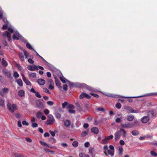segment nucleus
Instances as JSON below:
<instances>
[{"label": "nucleus", "mask_w": 157, "mask_h": 157, "mask_svg": "<svg viewBox=\"0 0 157 157\" xmlns=\"http://www.w3.org/2000/svg\"><path fill=\"white\" fill-rule=\"evenodd\" d=\"M69 86L74 87H80L82 88L86 89L91 91H93L94 90V88L84 83L79 84L78 83L71 82H69Z\"/></svg>", "instance_id": "1"}, {"label": "nucleus", "mask_w": 157, "mask_h": 157, "mask_svg": "<svg viewBox=\"0 0 157 157\" xmlns=\"http://www.w3.org/2000/svg\"><path fill=\"white\" fill-rule=\"evenodd\" d=\"M7 108L9 110L11 113H13L15 110L17 109V107L15 104H11L8 103L7 104Z\"/></svg>", "instance_id": "2"}, {"label": "nucleus", "mask_w": 157, "mask_h": 157, "mask_svg": "<svg viewBox=\"0 0 157 157\" xmlns=\"http://www.w3.org/2000/svg\"><path fill=\"white\" fill-rule=\"evenodd\" d=\"M121 126L123 128H129L133 127V125L131 123H125V124H121Z\"/></svg>", "instance_id": "3"}, {"label": "nucleus", "mask_w": 157, "mask_h": 157, "mask_svg": "<svg viewBox=\"0 0 157 157\" xmlns=\"http://www.w3.org/2000/svg\"><path fill=\"white\" fill-rule=\"evenodd\" d=\"M124 109L129 111L130 113H137L138 111L136 110H135L132 107L130 106H124Z\"/></svg>", "instance_id": "4"}, {"label": "nucleus", "mask_w": 157, "mask_h": 157, "mask_svg": "<svg viewBox=\"0 0 157 157\" xmlns=\"http://www.w3.org/2000/svg\"><path fill=\"white\" fill-rule=\"evenodd\" d=\"M49 84L48 88L50 90H53L54 89V82L51 79L48 78L47 80Z\"/></svg>", "instance_id": "5"}, {"label": "nucleus", "mask_w": 157, "mask_h": 157, "mask_svg": "<svg viewBox=\"0 0 157 157\" xmlns=\"http://www.w3.org/2000/svg\"><path fill=\"white\" fill-rule=\"evenodd\" d=\"M9 91V89L5 87L1 89L0 90V95L2 97H3L4 94L8 93Z\"/></svg>", "instance_id": "6"}, {"label": "nucleus", "mask_w": 157, "mask_h": 157, "mask_svg": "<svg viewBox=\"0 0 157 157\" xmlns=\"http://www.w3.org/2000/svg\"><path fill=\"white\" fill-rule=\"evenodd\" d=\"M121 136V133L120 130L117 131L115 133L114 137L116 141L119 139Z\"/></svg>", "instance_id": "7"}, {"label": "nucleus", "mask_w": 157, "mask_h": 157, "mask_svg": "<svg viewBox=\"0 0 157 157\" xmlns=\"http://www.w3.org/2000/svg\"><path fill=\"white\" fill-rule=\"evenodd\" d=\"M36 107L38 108H42L44 107L43 103L39 100H37L36 101Z\"/></svg>", "instance_id": "8"}, {"label": "nucleus", "mask_w": 157, "mask_h": 157, "mask_svg": "<svg viewBox=\"0 0 157 157\" xmlns=\"http://www.w3.org/2000/svg\"><path fill=\"white\" fill-rule=\"evenodd\" d=\"M2 35L4 36H7L8 38V40L9 41L11 40V34L8 31H6L2 34Z\"/></svg>", "instance_id": "9"}, {"label": "nucleus", "mask_w": 157, "mask_h": 157, "mask_svg": "<svg viewBox=\"0 0 157 157\" xmlns=\"http://www.w3.org/2000/svg\"><path fill=\"white\" fill-rule=\"evenodd\" d=\"M150 120V118L148 116H145L143 117L141 119V121L143 123H147Z\"/></svg>", "instance_id": "10"}, {"label": "nucleus", "mask_w": 157, "mask_h": 157, "mask_svg": "<svg viewBox=\"0 0 157 157\" xmlns=\"http://www.w3.org/2000/svg\"><path fill=\"white\" fill-rule=\"evenodd\" d=\"M27 68L29 70L31 71H34L36 69L38 70L37 68V66L34 65H33L32 66H28L27 67Z\"/></svg>", "instance_id": "11"}, {"label": "nucleus", "mask_w": 157, "mask_h": 157, "mask_svg": "<svg viewBox=\"0 0 157 157\" xmlns=\"http://www.w3.org/2000/svg\"><path fill=\"white\" fill-rule=\"evenodd\" d=\"M114 151L112 150H108V151H107V153H105V154L106 155H110L111 156H113L114 155Z\"/></svg>", "instance_id": "12"}, {"label": "nucleus", "mask_w": 157, "mask_h": 157, "mask_svg": "<svg viewBox=\"0 0 157 157\" xmlns=\"http://www.w3.org/2000/svg\"><path fill=\"white\" fill-rule=\"evenodd\" d=\"M37 82L40 85H43L45 83V80L42 78L39 79L37 80Z\"/></svg>", "instance_id": "13"}, {"label": "nucleus", "mask_w": 157, "mask_h": 157, "mask_svg": "<svg viewBox=\"0 0 157 157\" xmlns=\"http://www.w3.org/2000/svg\"><path fill=\"white\" fill-rule=\"evenodd\" d=\"M55 119H48L45 122L46 124L50 125L52 124L55 121Z\"/></svg>", "instance_id": "14"}, {"label": "nucleus", "mask_w": 157, "mask_h": 157, "mask_svg": "<svg viewBox=\"0 0 157 157\" xmlns=\"http://www.w3.org/2000/svg\"><path fill=\"white\" fill-rule=\"evenodd\" d=\"M62 108L64 109L69 108V104L67 101L64 102L62 104Z\"/></svg>", "instance_id": "15"}, {"label": "nucleus", "mask_w": 157, "mask_h": 157, "mask_svg": "<svg viewBox=\"0 0 157 157\" xmlns=\"http://www.w3.org/2000/svg\"><path fill=\"white\" fill-rule=\"evenodd\" d=\"M91 131L92 132L95 134H98L99 132V130L98 128L97 127H93L91 129Z\"/></svg>", "instance_id": "16"}, {"label": "nucleus", "mask_w": 157, "mask_h": 157, "mask_svg": "<svg viewBox=\"0 0 157 157\" xmlns=\"http://www.w3.org/2000/svg\"><path fill=\"white\" fill-rule=\"evenodd\" d=\"M134 118V117L133 115H130L127 117V120L129 121H131L133 120Z\"/></svg>", "instance_id": "17"}, {"label": "nucleus", "mask_w": 157, "mask_h": 157, "mask_svg": "<svg viewBox=\"0 0 157 157\" xmlns=\"http://www.w3.org/2000/svg\"><path fill=\"white\" fill-rule=\"evenodd\" d=\"M55 82L56 85L58 87V88H59L61 90L62 87L60 86V81L58 79L56 80V81H55Z\"/></svg>", "instance_id": "18"}, {"label": "nucleus", "mask_w": 157, "mask_h": 157, "mask_svg": "<svg viewBox=\"0 0 157 157\" xmlns=\"http://www.w3.org/2000/svg\"><path fill=\"white\" fill-rule=\"evenodd\" d=\"M95 110L98 112L101 111L103 112H105V109L102 107L97 108L95 109Z\"/></svg>", "instance_id": "19"}, {"label": "nucleus", "mask_w": 157, "mask_h": 157, "mask_svg": "<svg viewBox=\"0 0 157 157\" xmlns=\"http://www.w3.org/2000/svg\"><path fill=\"white\" fill-rule=\"evenodd\" d=\"M120 130L121 133V132H122L123 136L124 137H125L127 135V133L125 132V131L122 128H120Z\"/></svg>", "instance_id": "20"}, {"label": "nucleus", "mask_w": 157, "mask_h": 157, "mask_svg": "<svg viewBox=\"0 0 157 157\" xmlns=\"http://www.w3.org/2000/svg\"><path fill=\"white\" fill-rule=\"evenodd\" d=\"M147 115L149 117L154 116V113L153 111H150L147 112Z\"/></svg>", "instance_id": "21"}, {"label": "nucleus", "mask_w": 157, "mask_h": 157, "mask_svg": "<svg viewBox=\"0 0 157 157\" xmlns=\"http://www.w3.org/2000/svg\"><path fill=\"white\" fill-rule=\"evenodd\" d=\"M36 116L38 119H40L42 117V113L40 111H38L37 112Z\"/></svg>", "instance_id": "22"}, {"label": "nucleus", "mask_w": 157, "mask_h": 157, "mask_svg": "<svg viewBox=\"0 0 157 157\" xmlns=\"http://www.w3.org/2000/svg\"><path fill=\"white\" fill-rule=\"evenodd\" d=\"M109 142L108 139L105 137V139L102 140L101 143L102 144H105L108 143Z\"/></svg>", "instance_id": "23"}, {"label": "nucleus", "mask_w": 157, "mask_h": 157, "mask_svg": "<svg viewBox=\"0 0 157 157\" xmlns=\"http://www.w3.org/2000/svg\"><path fill=\"white\" fill-rule=\"evenodd\" d=\"M89 131L88 130H86L85 131L82 132L81 134V136L84 137L88 134Z\"/></svg>", "instance_id": "24"}, {"label": "nucleus", "mask_w": 157, "mask_h": 157, "mask_svg": "<svg viewBox=\"0 0 157 157\" xmlns=\"http://www.w3.org/2000/svg\"><path fill=\"white\" fill-rule=\"evenodd\" d=\"M5 75L8 78H11L10 72L8 71H6L5 72Z\"/></svg>", "instance_id": "25"}, {"label": "nucleus", "mask_w": 157, "mask_h": 157, "mask_svg": "<svg viewBox=\"0 0 157 157\" xmlns=\"http://www.w3.org/2000/svg\"><path fill=\"white\" fill-rule=\"evenodd\" d=\"M19 57L20 59L22 61H24L25 60L24 56L22 53H20L19 54Z\"/></svg>", "instance_id": "26"}, {"label": "nucleus", "mask_w": 157, "mask_h": 157, "mask_svg": "<svg viewBox=\"0 0 157 157\" xmlns=\"http://www.w3.org/2000/svg\"><path fill=\"white\" fill-rule=\"evenodd\" d=\"M18 94L19 96L22 97L24 96L25 93L23 90H21L19 91Z\"/></svg>", "instance_id": "27"}, {"label": "nucleus", "mask_w": 157, "mask_h": 157, "mask_svg": "<svg viewBox=\"0 0 157 157\" xmlns=\"http://www.w3.org/2000/svg\"><path fill=\"white\" fill-rule=\"evenodd\" d=\"M17 84L20 86H22L23 85V82L22 80L20 79H18L17 80Z\"/></svg>", "instance_id": "28"}, {"label": "nucleus", "mask_w": 157, "mask_h": 157, "mask_svg": "<svg viewBox=\"0 0 157 157\" xmlns=\"http://www.w3.org/2000/svg\"><path fill=\"white\" fill-rule=\"evenodd\" d=\"M2 65L4 67H6L8 65L7 63L3 58L2 59Z\"/></svg>", "instance_id": "29"}, {"label": "nucleus", "mask_w": 157, "mask_h": 157, "mask_svg": "<svg viewBox=\"0 0 157 157\" xmlns=\"http://www.w3.org/2000/svg\"><path fill=\"white\" fill-rule=\"evenodd\" d=\"M132 134L134 136H137L139 135V132L137 130H133L132 132Z\"/></svg>", "instance_id": "30"}, {"label": "nucleus", "mask_w": 157, "mask_h": 157, "mask_svg": "<svg viewBox=\"0 0 157 157\" xmlns=\"http://www.w3.org/2000/svg\"><path fill=\"white\" fill-rule=\"evenodd\" d=\"M119 154L121 155H122L123 151V149L122 147L119 146Z\"/></svg>", "instance_id": "31"}, {"label": "nucleus", "mask_w": 157, "mask_h": 157, "mask_svg": "<svg viewBox=\"0 0 157 157\" xmlns=\"http://www.w3.org/2000/svg\"><path fill=\"white\" fill-rule=\"evenodd\" d=\"M40 144L42 145L45 146L47 147H50L49 145L44 142H42V141H40Z\"/></svg>", "instance_id": "32"}, {"label": "nucleus", "mask_w": 157, "mask_h": 157, "mask_svg": "<svg viewBox=\"0 0 157 157\" xmlns=\"http://www.w3.org/2000/svg\"><path fill=\"white\" fill-rule=\"evenodd\" d=\"M24 82L27 85H30L31 84V83L30 82L28 79H27L26 78L23 80Z\"/></svg>", "instance_id": "33"}, {"label": "nucleus", "mask_w": 157, "mask_h": 157, "mask_svg": "<svg viewBox=\"0 0 157 157\" xmlns=\"http://www.w3.org/2000/svg\"><path fill=\"white\" fill-rule=\"evenodd\" d=\"M23 52L24 53V55L25 56V58H27L29 56V53L28 52H27L25 50H23Z\"/></svg>", "instance_id": "34"}, {"label": "nucleus", "mask_w": 157, "mask_h": 157, "mask_svg": "<svg viewBox=\"0 0 157 157\" xmlns=\"http://www.w3.org/2000/svg\"><path fill=\"white\" fill-rule=\"evenodd\" d=\"M132 124L133 125V126H137L139 125V123L138 121L137 120H135L133 122V124Z\"/></svg>", "instance_id": "35"}, {"label": "nucleus", "mask_w": 157, "mask_h": 157, "mask_svg": "<svg viewBox=\"0 0 157 157\" xmlns=\"http://www.w3.org/2000/svg\"><path fill=\"white\" fill-rule=\"evenodd\" d=\"M72 145L74 147H77L78 145V142L77 141H74L73 142Z\"/></svg>", "instance_id": "36"}, {"label": "nucleus", "mask_w": 157, "mask_h": 157, "mask_svg": "<svg viewBox=\"0 0 157 157\" xmlns=\"http://www.w3.org/2000/svg\"><path fill=\"white\" fill-rule=\"evenodd\" d=\"M14 155L15 157H25L22 155L17 153H14Z\"/></svg>", "instance_id": "37"}, {"label": "nucleus", "mask_w": 157, "mask_h": 157, "mask_svg": "<svg viewBox=\"0 0 157 157\" xmlns=\"http://www.w3.org/2000/svg\"><path fill=\"white\" fill-rule=\"evenodd\" d=\"M86 94L85 93H82L80 96H79V98L80 99H82L83 98H84L86 97Z\"/></svg>", "instance_id": "38"}, {"label": "nucleus", "mask_w": 157, "mask_h": 157, "mask_svg": "<svg viewBox=\"0 0 157 157\" xmlns=\"http://www.w3.org/2000/svg\"><path fill=\"white\" fill-rule=\"evenodd\" d=\"M59 78L61 81L62 82H63L64 83H66V79L63 76H60L59 77Z\"/></svg>", "instance_id": "39"}, {"label": "nucleus", "mask_w": 157, "mask_h": 157, "mask_svg": "<svg viewBox=\"0 0 157 157\" xmlns=\"http://www.w3.org/2000/svg\"><path fill=\"white\" fill-rule=\"evenodd\" d=\"M103 149L104 150L105 154L107 153V151L108 150V147L107 145H105L103 147Z\"/></svg>", "instance_id": "40"}, {"label": "nucleus", "mask_w": 157, "mask_h": 157, "mask_svg": "<svg viewBox=\"0 0 157 157\" xmlns=\"http://www.w3.org/2000/svg\"><path fill=\"white\" fill-rule=\"evenodd\" d=\"M55 115L56 117L58 119H60L61 117V115L60 114H59V113L56 112L55 114Z\"/></svg>", "instance_id": "41"}, {"label": "nucleus", "mask_w": 157, "mask_h": 157, "mask_svg": "<svg viewBox=\"0 0 157 157\" xmlns=\"http://www.w3.org/2000/svg\"><path fill=\"white\" fill-rule=\"evenodd\" d=\"M115 106L117 108L120 109L121 107V105L120 103H117L116 104Z\"/></svg>", "instance_id": "42"}, {"label": "nucleus", "mask_w": 157, "mask_h": 157, "mask_svg": "<svg viewBox=\"0 0 157 157\" xmlns=\"http://www.w3.org/2000/svg\"><path fill=\"white\" fill-rule=\"evenodd\" d=\"M13 76L15 78H17L19 76V75L17 72L15 71L13 74Z\"/></svg>", "instance_id": "43"}, {"label": "nucleus", "mask_w": 157, "mask_h": 157, "mask_svg": "<svg viewBox=\"0 0 157 157\" xmlns=\"http://www.w3.org/2000/svg\"><path fill=\"white\" fill-rule=\"evenodd\" d=\"M35 94L36 96V97L39 98H41V96L40 94L38 92L36 91Z\"/></svg>", "instance_id": "44"}, {"label": "nucleus", "mask_w": 157, "mask_h": 157, "mask_svg": "<svg viewBox=\"0 0 157 157\" xmlns=\"http://www.w3.org/2000/svg\"><path fill=\"white\" fill-rule=\"evenodd\" d=\"M64 124L65 126L68 127L69 126V120H66L64 122Z\"/></svg>", "instance_id": "45"}, {"label": "nucleus", "mask_w": 157, "mask_h": 157, "mask_svg": "<svg viewBox=\"0 0 157 157\" xmlns=\"http://www.w3.org/2000/svg\"><path fill=\"white\" fill-rule=\"evenodd\" d=\"M29 76L33 78H35L36 77V73H31L29 74Z\"/></svg>", "instance_id": "46"}, {"label": "nucleus", "mask_w": 157, "mask_h": 157, "mask_svg": "<svg viewBox=\"0 0 157 157\" xmlns=\"http://www.w3.org/2000/svg\"><path fill=\"white\" fill-rule=\"evenodd\" d=\"M18 69L20 71L22 72L24 71L22 67L19 64L17 65Z\"/></svg>", "instance_id": "47"}, {"label": "nucleus", "mask_w": 157, "mask_h": 157, "mask_svg": "<svg viewBox=\"0 0 157 157\" xmlns=\"http://www.w3.org/2000/svg\"><path fill=\"white\" fill-rule=\"evenodd\" d=\"M90 94L91 95H92L95 98H98L99 97V96L97 94H94V93H91V92L90 93Z\"/></svg>", "instance_id": "48"}, {"label": "nucleus", "mask_w": 157, "mask_h": 157, "mask_svg": "<svg viewBox=\"0 0 157 157\" xmlns=\"http://www.w3.org/2000/svg\"><path fill=\"white\" fill-rule=\"evenodd\" d=\"M26 46L28 48H29L30 49H33L31 45L29 43H27L26 44Z\"/></svg>", "instance_id": "49"}, {"label": "nucleus", "mask_w": 157, "mask_h": 157, "mask_svg": "<svg viewBox=\"0 0 157 157\" xmlns=\"http://www.w3.org/2000/svg\"><path fill=\"white\" fill-rule=\"evenodd\" d=\"M151 154L152 155L154 156H157V154L154 151H151Z\"/></svg>", "instance_id": "50"}, {"label": "nucleus", "mask_w": 157, "mask_h": 157, "mask_svg": "<svg viewBox=\"0 0 157 157\" xmlns=\"http://www.w3.org/2000/svg\"><path fill=\"white\" fill-rule=\"evenodd\" d=\"M109 141V140L113 139V136L112 135H111L108 136L106 137Z\"/></svg>", "instance_id": "51"}, {"label": "nucleus", "mask_w": 157, "mask_h": 157, "mask_svg": "<svg viewBox=\"0 0 157 157\" xmlns=\"http://www.w3.org/2000/svg\"><path fill=\"white\" fill-rule=\"evenodd\" d=\"M4 104V101L2 99H0V106H3Z\"/></svg>", "instance_id": "52"}, {"label": "nucleus", "mask_w": 157, "mask_h": 157, "mask_svg": "<svg viewBox=\"0 0 157 157\" xmlns=\"http://www.w3.org/2000/svg\"><path fill=\"white\" fill-rule=\"evenodd\" d=\"M47 104L49 105L52 106L54 105V103L52 101H49L47 102Z\"/></svg>", "instance_id": "53"}, {"label": "nucleus", "mask_w": 157, "mask_h": 157, "mask_svg": "<svg viewBox=\"0 0 157 157\" xmlns=\"http://www.w3.org/2000/svg\"><path fill=\"white\" fill-rule=\"evenodd\" d=\"M13 40L16 39L18 40L19 38L15 34H13Z\"/></svg>", "instance_id": "54"}, {"label": "nucleus", "mask_w": 157, "mask_h": 157, "mask_svg": "<svg viewBox=\"0 0 157 157\" xmlns=\"http://www.w3.org/2000/svg\"><path fill=\"white\" fill-rule=\"evenodd\" d=\"M32 126L33 128L37 127L38 126V124L36 123H33L32 124Z\"/></svg>", "instance_id": "55"}, {"label": "nucleus", "mask_w": 157, "mask_h": 157, "mask_svg": "<svg viewBox=\"0 0 157 157\" xmlns=\"http://www.w3.org/2000/svg\"><path fill=\"white\" fill-rule=\"evenodd\" d=\"M115 121L117 123H119L121 121V118H117L116 119Z\"/></svg>", "instance_id": "56"}, {"label": "nucleus", "mask_w": 157, "mask_h": 157, "mask_svg": "<svg viewBox=\"0 0 157 157\" xmlns=\"http://www.w3.org/2000/svg\"><path fill=\"white\" fill-rule=\"evenodd\" d=\"M44 89L46 93L48 94H50L51 93L49 90L47 88H44Z\"/></svg>", "instance_id": "57"}, {"label": "nucleus", "mask_w": 157, "mask_h": 157, "mask_svg": "<svg viewBox=\"0 0 157 157\" xmlns=\"http://www.w3.org/2000/svg\"><path fill=\"white\" fill-rule=\"evenodd\" d=\"M2 29H7V24L6 23V25H4L2 27Z\"/></svg>", "instance_id": "58"}, {"label": "nucleus", "mask_w": 157, "mask_h": 157, "mask_svg": "<svg viewBox=\"0 0 157 157\" xmlns=\"http://www.w3.org/2000/svg\"><path fill=\"white\" fill-rule=\"evenodd\" d=\"M90 145V143L89 142H87L85 143L84 144V146L86 147H89Z\"/></svg>", "instance_id": "59"}, {"label": "nucleus", "mask_w": 157, "mask_h": 157, "mask_svg": "<svg viewBox=\"0 0 157 157\" xmlns=\"http://www.w3.org/2000/svg\"><path fill=\"white\" fill-rule=\"evenodd\" d=\"M67 86L66 84L64 85L63 86V89L65 91L67 90Z\"/></svg>", "instance_id": "60"}, {"label": "nucleus", "mask_w": 157, "mask_h": 157, "mask_svg": "<svg viewBox=\"0 0 157 157\" xmlns=\"http://www.w3.org/2000/svg\"><path fill=\"white\" fill-rule=\"evenodd\" d=\"M44 113H45V114L46 115L48 114L49 113V110L47 109H45L44 110Z\"/></svg>", "instance_id": "61"}, {"label": "nucleus", "mask_w": 157, "mask_h": 157, "mask_svg": "<svg viewBox=\"0 0 157 157\" xmlns=\"http://www.w3.org/2000/svg\"><path fill=\"white\" fill-rule=\"evenodd\" d=\"M89 124L86 123H85L83 125V127L85 128H87L89 127Z\"/></svg>", "instance_id": "62"}, {"label": "nucleus", "mask_w": 157, "mask_h": 157, "mask_svg": "<svg viewBox=\"0 0 157 157\" xmlns=\"http://www.w3.org/2000/svg\"><path fill=\"white\" fill-rule=\"evenodd\" d=\"M28 62L29 63L31 64H33L34 63V62L33 60H32L31 59H28Z\"/></svg>", "instance_id": "63"}, {"label": "nucleus", "mask_w": 157, "mask_h": 157, "mask_svg": "<svg viewBox=\"0 0 157 157\" xmlns=\"http://www.w3.org/2000/svg\"><path fill=\"white\" fill-rule=\"evenodd\" d=\"M75 108V106L72 105V104H69V109H74Z\"/></svg>", "instance_id": "64"}]
</instances>
